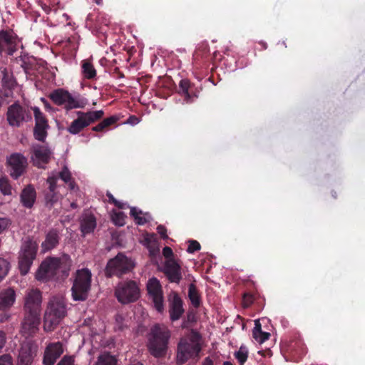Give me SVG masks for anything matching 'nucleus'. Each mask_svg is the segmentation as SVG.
I'll list each match as a JSON object with an SVG mask.
<instances>
[{
	"mask_svg": "<svg viewBox=\"0 0 365 365\" xmlns=\"http://www.w3.org/2000/svg\"><path fill=\"white\" fill-rule=\"evenodd\" d=\"M42 296L40 290L31 289L25 298V316L21 329L24 334L31 336L38 330Z\"/></svg>",
	"mask_w": 365,
	"mask_h": 365,
	"instance_id": "f257e3e1",
	"label": "nucleus"
},
{
	"mask_svg": "<svg viewBox=\"0 0 365 365\" xmlns=\"http://www.w3.org/2000/svg\"><path fill=\"white\" fill-rule=\"evenodd\" d=\"M71 259L68 255L63 254L60 257H48L40 264L36 278L46 282L51 279L65 278L68 276Z\"/></svg>",
	"mask_w": 365,
	"mask_h": 365,
	"instance_id": "f03ea898",
	"label": "nucleus"
},
{
	"mask_svg": "<svg viewBox=\"0 0 365 365\" xmlns=\"http://www.w3.org/2000/svg\"><path fill=\"white\" fill-rule=\"evenodd\" d=\"M171 333L169 329L160 324H155L148 335V349L151 355L156 358L166 355Z\"/></svg>",
	"mask_w": 365,
	"mask_h": 365,
	"instance_id": "7ed1b4c3",
	"label": "nucleus"
},
{
	"mask_svg": "<svg viewBox=\"0 0 365 365\" xmlns=\"http://www.w3.org/2000/svg\"><path fill=\"white\" fill-rule=\"evenodd\" d=\"M201 336L194 330L180 339L177 346L176 363L182 365L198 356L201 351Z\"/></svg>",
	"mask_w": 365,
	"mask_h": 365,
	"instance_id": "20e7f679",
	"label": "nucleus"
},
{
	"mask_svg": "<svg viewBox=\"0 0 365 365\" xmlns=\"http://www.w3.org/2000/svg\"><path fill=\"white\" fill-rule=\"evenodd\" d=\"M66 314L64 299L60 297H52L48 304L43 318V329L49 332L59 324Z\"/></svg>",
	"mask_w": 365,
	"mask_h": 365,
	"instance_id": "39448f33",
	"label": "nucleus"
},
{
	"mask_svg": "<svg viewBox=\"0 0 365 365\" xmlns=\"http://www.w3.org/2000/svg\"><path fill=\"white\" fill-rule=\"evenodd\" d=\"M48 98L56 106H64L66 110L83 108L88 103L86 98L80 94L73 96L68 91L63 88L53 90L48 95Z\"/></svg>",
	"mask_w": 365,
	"mask_h": 365,
	"instance_id": "423d86ee",
	"label": "nucleus"
},
{
	"mask_svg": "<svg viewBox=\"0 0 365 365\" xmlns=\"http://www.w3.org/2000/svg\"><path fill=\"white\" fill-rule=\"evenodd\" d=\"M135 266L134 261L124 254L120 252L107 262L104 272L106 277H122L133 271Z\"/></svg>",
	"mask_w": 365,
	"mask_h": 365,
	"instance_id": "0eeeda50",
	"label": "nucleus"
},
{
	"mask_svg": "<svg viewBox=\"0 0 365 365\" xmlns=\"http://www.w3.org/2000/svg\"><path fill=\"white\" fill-rule=\"evenodd\" d=\"M91 272L88 269H82L76 272L71 292L75 301H85L88 296L91 285Z\"/></svg>",
	"mask_w": 365,
	"mask_h": 365,
	"instance_id": "6e6552de",
	"label": "nucleus"
},
{
	"mask_svg": "<svg viewBox=\"0 0 365 365\" xmlns=\"http://www.w3.org/2000/svg\"><path fill=\"white\" fill-rule=\"evenodd\" d=\"M115 296L123 304L135 302L140 297L139 285L135 281L131 279L120 282L115 288Z\"/></svg>",
	"mask_w": 365,
	"mask_h": 365,
	"instance_id": "1a4fd4ad",
	"label": "nucleus"
},
{
	"mask_svg": "<svg viewBox=\"0 0 365 365\" xmlns=\"http://www.w3.org/2000/svg\"><path fill=\"white\" fill-rule=\"evenodd\" d=\"M76 115L77 118L72 121L67 128L68 132L73 135L78 134L91 124L103 118L104 111L102 110L87 112L77 111Z\"/></svg>",
	"mask_w": 365,
	"mask_h": 365,
	"instance_id": "9d476101",
	"label": "nucleus"
},
{
	"mask_svg": "<svg viewBox=\"0 0 365 365\" xmlns=\"http://www.w3.org/2000/svg\"><path fill=\"white\" fill-rule=\"evenodd\" d=\"M38 247L36 242L31 240L23 243L19 259V267L22 275H26L29 272L36 258Z\"/></svg>",
	"mask_w": 365,
	"mask_h": 365,
	"instance_id": "9b49d317",
	"label": "nucleus"
},
{
	"mask_svg": "<svg viewBox=\"0 0 365 365\" xmlns=\"http://www.w3.org/2000/svg\"><path fill=\"white\" fill-rule=\"evenodd\" d=\"M6 119L11 126L20 127L24 122L31 120V115L29 110L16 102L8 108Z\"/></svg>",
	"mask_w": 365,
	"mask_h": 365,
	"instance_id": "f8f14e48",
	"label": "nucleus"
},
{
	"mask_svg": "<svg viewBox=\"0 0 365 365\" xmlns=\"http://www.w3.org/2000/svg\"><path fill=\"white\" fill-rule=\"evenodd\" d=\"M20 40L11 30L0 31V54L3 53L12 56L18 49Z\"/></svg>",
	"mask_w": 365,
	"mask_h": 365,
	"instance_id": "ddd939ff",
	"label": "nucleus"
},
{
	"mask_svg": "<svg viewBox=\"0 0 365 365\" xmlns=\"http://www.w3.org/2000/svg\"><path fill=\"white\" fill-rule=\"evenodd\" d=\"M147 291L155 309L162 313L164 310L163 294L162 286L157 278L153 277L148 280Z\"/></svg>",
	"mask_w": 365,
	"mask_h": 365,
	"instance_id": "4468645a",
	"label": "nucleus"
},
{
	"mask_svg": "<svg viewBox=\"0 0 365 365\" xmlns=\"http://www.w3.org/2000/svg\"><path fill=\"white\" fill-rule=\"evenodd\" d=\"M10 175L15 180L24 175L28 165L27 158L21 153H13L7 160Z\"/></svg>",
	"mask_w": 365,
	"mask_h": 365,
	"instance_id": "2eb2a0df",
	"label": "nucleus"
},
{
	"mask_svg": "<svg viewBox=\"0 0 365 365\" xmlns=\"http://www.w3.org/2000/svg\"><path fill=\"white\" fill-rule=\"evenodd\" d=\"M31 153L34 165L43 169L50 162L52 155L51 150L47 146L38 144L32 146Z\"/></svg>",
	"mask_w": 365,
	"mask_h": 365,
	"instance_id": "dca6fc26",
	"label": "nucleus"
},
{
	"mask_svg": "<svg viewBox=\"0 0 365 365\" xmlns=\"http://www.w3.org/2000/svg\"><path fill=\"white\" fill-rule=\"evenodd\" d=\"M110 23V19L104 14H98L95 17L90 14L86 18L87 26L96 34H105Z\"/></svg>",
	"mask_w": 365,
	"mask_h": 365,
	"instance_id": "f3484780",
	"label": "nucleus"
},
{
	"mask_svg": "<svg viewBox=\"0 0 365 365\" xmlns=\"http://www.w3.org/2000/svg\"><path fill=\"white\" fill-rule=\"evenodd\" d=\"M163 272L171 283L179 284L182 278L181 267L174 259L165 261Z\"/></svg>",
	"mask_w": 365,
	"mask_h": 365,
	"instance_id": "a211bd4d",
	"label": "nucleus"
},
{
	"mask_svg": "<svg viewBox=\"0 0 365 365\" xmlns=\"http://www.w3.org/2000/svg\"><path fill=\"white\" fill-rule=\"evenodd\" d=\"M169 313L171 321L178 320L184 313L183 302L179 294L173 292L168 297Z\"/></svg>",
	"mask_w": 365,
	"mask_h": 365,
	"instance_id": "6ab92c4d",
	"label": "nucleus"
},
{
	"mask_svg": "<svg viewBox=\"0 0 365 365\" xmlns=\"http://www.w3.org/2000/svg\"><path fill=\"white\" fill-rule=\"evenodd\" d=\"M36 355V346L30 342L21 345L16 365H31Z\"/></svg>",
	"mask_w": 365,
	"mask_h": 365,
	"instance_id": "aec40b11",
	"label": "nucleus"
},
{
	"mask_svg": "<svg viewBox=\"0 0 365 365\" xmlns=\"http://www.w3.org/2000/svg\"><path fill=\"white\" fill-rule=\"evenodd\" d=\"M63 352V346L61 342L50 343L44 351L43 359L44 365H53Z\"/></svg>",
	"mask_w": 365,
	"mask_h": 365,
	"instance_id": "412c9836",
	"label": "nucleus"
},
{
	"mask_svg": "<svg viewBox=\"0 0 365 365\" xmlns=\"http://www.w3.org/2000/svg\"><path fill=\"white\" fill-rule=\"evenodd\" d=\"M36 200V191L31 184L25 186L20 193V202L22 206L31 209L33 207Z\"/></svg>",
	"mask_w": 365,
	"mask_h": 365,
	"instance_id": "4be33fe9",
	"label": "nucleus"
},
{
	"mask_svg": "<svg viewBox=\"0 0 365 365\" xmlns=\"http://www.w3.org/2000/svg\"><path fill=\"white\" fill-rule=\"evenodd\" d=\"M60 240L59 231L57 229H51L46 235L45 240L41 243L43 252H46L56 248Z\"/></svg>",
	"mask_w": 365,
	"mask_h": 365,
	"instance_id": "5701e85b",
	"label": "nucleus"
},
{
	"mask_svg": "<svg viewBox=\"0 0 365 365\" xmlns=\"http://www.w3.org/2000/svg\"><path fill=\"white\" fill-rule=\"evenodd\" d=\"M16 300L15 291L9 288L0 292V311H6L9 309Z\"/></svg>",
	"mask_w": 365,
	"mask_h": 365,
	"instance_id": "b1692460",
	"label": "nucleus"
},
{
	"mask_svg": "<svg viewBox=\"0 0 365 365\" xmlns=\"http://www.w3.org/2000/svg\"><path fill=\"white\" fill-rule=\"evenodd\" d=\"M81 231L83 235L93 232L96 227V220L92 214H84L81 220Z\"/></svg>",
	"mask_w": 365,
	"mask_h": 365,
	"instance_id": "393cba45",
	"label": "nucleus"
},
{
	"mask_svg": "<svg viewBox=\"0 0 365 365\" xmlns=\"http://www.w3.org/2000/svg\"><path fill=\"white\" fill-rule=\"evenodd\" d=\"M192 87V84L190 80L187 78L181 79L179 83V91L178 93L184 97V100L187 103H190L193 101V96L191 95L190 89Z\"/></svg>",
	"mask_w": 365,
	"mask_h": 365,
	"instance_id": "a878e982",
	"label": "nucleus"
},
{
	"mask_svg": "<svg viewBox=\"0 0 365 365\" xmlns=\"http://www.w3.org/2000/svg\"><path fill=\"white\" fill-rule=\"evenodd\" d=\"M1 73L3 75L1 79L2 86L6 88L4 91V96L9 97L11 96L12 89L16 85V81L14 79L12 75L9 73L6 68L4 69Z\"/></svg>",
	"mask_w": 365,
	"mask_h": 365,
	"instance_id": "bb28decb",
	"label": "nucleus"
},
{
	"mask_svg": "<svg viewBox=\"0 0 365 365\" xmlns=\"http://www.w3.org/2000/svg\"><path fill=\"white\" fill-rule=\"evenodd\" d=\"M142 214V210L135 207H130V215L134 219L135 222L138 225H143L150 220L148 214L145 213L143 216H141Z\"/></svg>",
	"mask_w": 365,
	"mask_h": 365,
	"instance_id": "cd10ccee",
	"label": "nucleus"
},
{
	"mask_svg": "<svg viewBox=\"0 0 365 365\" xmlns=\"http://www.w3.org/2000/svg\"><path fill=\"white\" fill-rule=\"evenodd\" d=\"M188 297L194 307L198 308L200 306V294L194 283H191L189 285Z\"/></svg>",
	"mask_w": 365,
	"mask_h": 365,
	"instance_id": "c85d7f7f",
	"label": "nucleus"
},
{
	"mask_svg": "<svg viewBox=\"0 0 365 365\" xmlns=\"http://www.w3.org/2000/svg\"><path fill=\"white\" fill-rule=\"evenodd\" d=\"M117 362L115 356L108 352H104L98 356L95 365H117Z\"/></svg>",
	"mask_w": 365,
	"mask_h": 365,
	"instance_id": "c756f323",
	"label": "nucleus"
},
{
	"mask_svg": "<svg viewBox=\"0 0 365 365\" xmlns=\"http://www.w3.org/2000/svg\"><path fill=\"white\" fill-rule=\"evenodd\" d=\"M118 120L119 118L116 115H112L108 118H106L103 119L98 125L93 126L92 128V130L96 132L103 131L104 129L109 127L110 125L115 124Z\"/></svg>",
	"mask_w": 365,
	"mask_h": 365,
	"instance_id": "7c9ffc66",
	"label": "nucleus"
},
{
	"mask_svg": "<svg viewBox=\"0 0 365 365\" xmlns=\"http://www.w3.org/2000/svg\"><path fill=\"white\" fill-rule=\"evenodd\" d=\"M82 73L86 79H93L96 76V71L93 65L88 61H83L82 63Z\"/></svg>",
	"mask_w": 365,
	"mask_h": 365,
	"instance_id": "2f4dec72",
	"label": "nucleus"
},
{
	"mask_svg": "<svg viewBox=\"0 0 365 365\" xmlns=\"http://www.w3.org/2000/svg\"><path fill=\"white\" fill-rule=\"evenodd\" d=\"M290 349L294 351L299 358H301L307 351L306 345L301 339L292 341L290 344Z\"/></svg>",
	"mask_w": 365,
	"mask_h": 365,
	"instance_id": "473e14b6",
	"label": "nucleus"
},
{
	"mask_svg": "<svg viewBox=\"0 0 365 365\" xmlns=\"http://www.w3.org/2000/svg\"><path fill=\"white\" fill-rule=\"evenodd\" d=\"M33 110L36 121L35 126L48 128V125L47 120L46 119L43 113L40 110V109L38 107H34Z\"/></svg>",
	"mask_w": 365,
	"mask_h": 365,
	"instance_id": "72a5a7b5",
	"label": "nucleus"
},
{
	"mask_svg": "<svg viewBox=\"0 0 365 365\" xmlns=\"http://www.w3.org/2000/svg\"><path fill=\"white\" fill-rule=\"evenodd\" d=\"M45 201L47 207H51L58 201L57 192L47 190L45 192Z\"/></svg>",
	"mask_w": 365,
	"mask_h": 365,
	"instance_id": "f704fd0d",
	"label": "nucleus"
},
{
	"mask_svg": "<svg viewBox=\"0 0 365 365\" xmlns=\"http://www.w3.org/2000/svg\"><path fill=\"white\" fill-rule=\"evenodd\" d=\"M125 215L123 212H113L112 220L118 226H123L125 224Z\"/></svg>",
	"mask_w": 365,
	"mask_h": 365,
	"instance_id": "c9c22d12",
	"label": "nucleus"
},
{
	"mask_svg": "<svg viewBox=\"0 0 365 365\" xmlns=\"http://www.w3.org/2000/svg\"><path fill=\"white\" fill-rule=\"evenodd\" d=\"M46 127H34V138L41 142H44L46 137L47 135Z\"/></svg>",
	"mask_w": 365,
	"mask_h": 365,
	"instance_id": "e433bc0d",
	"label": "nucleus"
},
{
	"mask_svg": "<svg viewBox=\"0 0 365 365\" xmlns=\"http://www.w3.org/2000/svg\"><path fill=\"white\" fill-rule=\"evenodd\" d=\"M0 190L4 195H11V186L7 179H0Z\"/></svg>",
	"mask_w": 365,
	"mask_h": 365,
	"instance_id": "4c0bfd02",
	"label": "nucleus"
},
{
	"mask_svg": "<svg viewBox=\"0 0 365 365\" xmlns=\"http://www.w3.org/2000/svg\"><path fill=\"white\" fill-rule=\"evenodd\" d=\"M235 356L237 359L240 365H243L248 357L247 351L245 348L240 347L239 351L235 353Z\"/></svg>",
	"mask_w": 365,
	"mask_h": 365,
	"instance_id": "58836bf2",
	"label": "nucleus"
},
{
	"mask_svg": "<svg viewBox=\"0 0 365 365\" xmlns=\"http://www.w3.org/2000/svg\"><path fill=\"white\" fill-rule=\"evenodd\" d=\"M9 269V263L6 259L0 258V282L6 277Z\"/></svg>",
	"mask_w": 365,
	"mask_h": 365,
	"instance_id": "ea45409f",
	"label": "nucleus"
},
{
	"mask_svg": "<svg viewBox=\"0 0 365 365\" xmlns=\"http://www.w3.org/2000/svg\"><path fill=\"white\" fill-rule=\"evenodd\" d=\"M124 317L120 314H117L115 317V329L116 330L123 331L125 328L127 327L126 325L124 324Z\"/></svg>",
	"mask_w": 365,
	"mask_h": 365,
	"instance_id": "a19ab883",
	"label": "nucleus"
},
{
	"mask_svg": "<svg viewBox=\"0 0 365 365\" xmlns=\"http://www.w3.org/2000/svg\"><path fill=\"white\" fill-rule=\"evenodd\" d=\"M106 196L108 198V202L110 204H113L115 207H117L119 209H125L126 207L125 203L117 200L110 192H107Z\"/></svg>",
	"mask_w": 365,
	"mask_h": 365,
	"instance_id": "79ce46f5",
	"label": "nucleus"
},
{
	"mask_svg": "<svg viewBox=\"0 0 365 365\" xmlns=\"http://www.w3.org/2000/svg\"><path fill=\"white\" fill-rule=\"evenodd\" d=\"M255 300V297L252 294L245 293L242 297V305L245 308H247L253 304Z\"/></svg>",
	"mask_w": 365,
	"mask_h": 365,
	"instance_id": "37998d69",
	"label": "nucleus"
},
{
	"mask_svg": "<svg viewBox=\"0 0 365 365\" xmlns=\"http://www.w3.org/2000/svg\"><path fill=\"white\" fill-rule=\"evenodd\" d=\"M58 177L66 183L71 180V174L66 167H64L62 170L58 173Z\"/></svg>",
	"mask_w": 365,
	"mask_h": 365,
	"instance_id": "c03bdc74",
	"label": "nucleus"
},
{
	"mask_svg": "<svg viewBox=\"0 0 365 365\" xmlns=\"http://www.w3.org/2000/svg\"><path fill=\"white\" fill-rule=\"evenodd\" d=\"M200 244L197 240H189L187 252L189 253H194L195 252L200 250Z\"/></svg>",
	"mask_w": 365,
	"mask_h": 365,
	"instance_id": "a18cd8bd",
	"label": "nucleus"
},
{
	"mask_svg": "<svg viewBox=\"0 0 365 365\" xmlns=\"http://www.w3.org/2000/svg\"><path fill=\"white\" fill-rule=\"evenodd\" d=\"M57 180L58 177L56 176H50L47 178V183L48 184V190L51 192L54 191L56 192L57 188Z\"/></svg>",
	"mask_w": 365,
	"mask_h": 365,
	"instance_id": "49530a36",
	"label": "nucleus"
},
{
	"mask_svg": "<svg viewBox=\"0 0 365 365\" xmlns=\"http://www.w3.org/2000/svg\"><path fill=\"white\" fill-rule=\"evenodd\" d=\"M11 224V221L8 217H0V234L5 231Z\"/></svg>",
	"mask_w": 365,
	"mask_h": 365,
	"instance_id": "de8ad7c7",
	"label": "nucleus"
},
{
	"mask_svg": "<svg viewBox=\"0 0 365 365\" xmlns=\"http://www.w3.org/2000/svg\"><path fill=\"white\" fill-rule=\"evenodd\" d=\"M0 365H13L12 357L9 354H3L0 356Z\"/></svg>",
	"mask_w": 365,
	"mask_h": 365,
	"instance_id": "09e8293b",
	"label": "nucleus"
},
{
	"mask_svg": "<svg viewBox=\"0 0 365 365\" xmlns=\"http://www.w3.org/2000/svg\"><path fill=\"white\" fill-rule=\"evenodd\" d=\"M74 359L72 356H64L57 365H73Z\"/></svg>",
	"mask_w": 365,
	"mask_h": 365,
	"instance_id": "8fccbe9b",
	"label": "nucleus"
},
{
	"mask_svg": "<svg viewBox=\"0 0 365 365\" xmlns=\"http://www.w3.org/2000/svg\"><path fill=\"white\" fill-rule=\"evenodd\" d=\"M263 331L262 330V326L259 323V320L255 321V327L252 331V336L254 339H257V337L259 335L260 332Z\"/></svg>",
	"mask_w": 365,
	"mask_h": 365,
	"instance_id": "3c124183",
	"label": "nucleus"
},
{
	"mask_svg": "<svg viewBox=\"0 0 365 365\" xmlns=\"http://www.w3.org/2000/svg\"><path fill=\"white\" fill-rule=\"evenodd\" d=\"M270 336V334L266 331H262L260 332L259 335L257 337V339H255L257 342L262 344L267 339H269Z\"/></svg>",
	"mask_w": 365,
	"mask_h": 365,
	"instance_id": "603ef678",
	"label": "nucleus"
},
{
	"mask_svg": "<svg viewBox=\"0 0 365 365\" xmlns=\"http://www.w3.org/2000/svg\"><path fill=\"white\" fill-rule=\"evenodd\" d=\"M157 232L163 239H167V229L164 225H160L157 227Z\"/></svg>",
	"mask_w": 365,
	"mask_h": 365,
	"instance_id": "864d4df0",
	"label": "nucleus"
},
{
	"mask_svg": "<svg viewBox=\"0 0 365 365\" xmlns=\"http://www.w3.org/2000/svg\"><path fill=\"white\" fill-rule=\"evenodd\" d=\"M163 255L167 259H173L172 257L173 255V252L170 247H165L163 249Z\"/></svg>",
	"mask_w": 365,
	"mask_h": 365,
	"instance_id": "5fc2aeb1",
	"label": "nucleus"
},
{
	"mask_svg": "<svg viewBox=\"0 0 365 365\" xmlns=\"http://www.w3.org/2000/svg\"><path fill=\"white\" fill-rule=\"evenodd\" d=\"M145 242L148 246L151 245L153 242H155V235L152 234L150 235L147 236L145 238Z\"/></svg>",
	"mask_w": 365,
	"mask_h": 365,
	"instance_id": "6e6d98bb",
	"label": "nucleus"
},
{
	"mask_svg": "<svg viewBox=\"0 0 365 365\" xmlns=\"http://www.w3.org/2000/svg\"><path fill=\"white\" fill-rule=\"evenodd\" d=\"M6 343V334L0 331V350L4 346Z\"/></svg>",
	"mask_w": 365,
	"mask_h": 365,
	"instance_id": "4d7b16f0",
	"label": "nucleus"
},
{
	"mask_svg": "<svg viewBox=\"0 0 365 365\" xmlns=\"http://www.w3.org/2000/svg\"><path fill=\"white\" fill-rule=\"evenodd\" d=\"M127 123H130L132 125H135L137 123H139V119L137 116L135 115H130L128 120H127Z\"/></svg>",
	"mask_w": 365,
	"mask_h": 365,
	"instance_id": "13d9d810",
	"label": "nucleus"
},
{
	"mask_svg": "<svg viewBox=\"0 0 365 365\" xmlns=\"http://www.w3.org/2000/svg\"><path fill=\"white\" fill-rule=\"evenodd\" d=\"M5 312V311H3ZM9 317V315L6 312L0 314V322H6Z\"/></svg>",
	"mask_w": 365,
	"mask_h": 365,
	"instance_id": "bf43d9fd",
	"label": "nucleus"
},
{
	"mask_svg": "<svg viewBox=\"0 0 365 365\" xmlns=\"http://www.w3.org/2000/svg\"><path fill=\"white\" fill-rule=\"evenodd\" d=\"M41 7L46 14H49L51 11V8L45 4H42Z\"/></svg>",
	"mask_w": 365,
	"mask_h": 365,
	"instance_id": "052dcab7",
	"label": "nucleus"
},
{
	"mask_svg": "<svg viewBox=\"0 0 365 365\" xmlns=\"http://www.w3.org/2000/svg\"><path fill=\"white\" fill-rule=\"evenodd\" d=\"M202 365H213V361L210 357H207L205 359Z\"/></svg>",
	"mask_w": 365,
	"mask_h": 365,
	"instance_id": "680f3d73",
	"label": "nucleus"
},
{
	"mask_svg": "<svg viewBox=\"0 0 365 365\" xmlns=\"http://www.w3.org/2000/svg\"><path fill=\"white\" fill-rule=\"evenodd\" d=\"M6 97L4 96V93H2L1 91L0 92V108L2 106V105L4 103L5 98Z\"/></svg>",
	"mask_w": 365,
	"mask_h": 365,
	"instance_id": "e2e57ef3",
	"label": "nucleus"
},
{
	"mask_svg": "<svg viewBox=\"0 0 365 365\" xmlns=\"http://www.w3.org/2000/svg\"><path fill=\"white\" fill-rule=\"evenodd\" d=\"M68 183H69L70 188L71 190H73L74 188V185H75L74 182L71 180L70 182H68Z\"/></svg>",
	"mask_w": 365,
	"mask_h": 365,
	"instance_id": "0e129e2a",
	"label": "nucleus"
},
{
	"mask_svg": "<svg viewBox=\"0 0 365 365\" xmlns=\"http://www.w3.org/2000/svg\"><path fill=\"white\" fill-rule=\"evenodd\" d=\"M98 5H101L103 4V0H93Z\"/></svg>",
	"mask_w": 365,
	"mask_h": 365,
	"instance_id": "69168bd1",
	"label": "nucleus"
},
{
	"mask_svg": "<svg viewBox=\"0 0 365 365\" xmlns=\"http://www.w3.org/2000/svg\"><path fill=\"white\" fill-rule=\"evenodd\" d=\"M130 365H143V364L140 361H135V362L131 363Z\"/></svg>",
	"mask_w": 365,
	"mask_h": 365,
	"instance_id": "338daca9",
	"label": "nucleus"
},
{
	"mask_svg": "<svg viewBox=\"0 0 365 365\" xmlns=\"http://www.w3.org/2000/svg\"><path fill=\"white\" fill-rule=\"evenodd\" d=\"M223 365H233V364L231 362H230V361H225L223 363Z\"/></svg>",
	"mask_w": 365,
	"mask_h": 365,
	"instance_id": "774afa93",
	"label": "nucleus"
}]
</instances>
